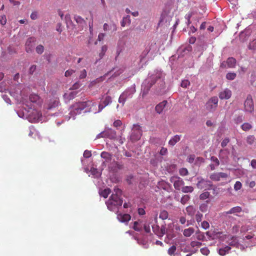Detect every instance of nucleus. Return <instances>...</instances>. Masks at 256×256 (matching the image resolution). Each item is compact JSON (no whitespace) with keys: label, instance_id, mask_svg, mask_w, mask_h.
Masks as SVG:
<instances>
[{"label":"nucleus","instance_id":"obj_44","mask_svg":"<svg viewBox=\"0 0 256 256\" xmlns=\"http://www.w3.org/2000/svg\"><path fill=\"white\" fill-rule=\"evenodd\" d=\"M108 50V46L106 45L102 46L101 48V52L99 54L100 59H101L104 56L106 52Z\"/></svg>","mask_w":256,"mask_h":256},{"label":"nucleus","instance_id":"obj_56","mask_svg":"<svg viewBox=\"0 0 256 256\" xmlns=\"http://www.w3.org/2000/svg\"><path fill=\"white\" fill-rule=\"evenodd\" d=\"M242 184L240 182H236L234 184V189L236 191H238L242 188Z\"/></svg>","mask_w":256,"mask_h":256},{"label":"nucleus","instance_id":"obj_37","mask_svg":"<svg viewBox=\"0 0 256 256\" xmlns=\"http://www.w3.org/2000/svg\"><path fill=\"white\" fill-rule=\"evenodd\" d=\"M110 190L109 188H105L100 192V195L103 198H106L108 197V195L110 193Z\"/></svg>","mask_w":256,"mask_h":256},{"label":"nucleus","instance_id":"obj_57","mask_svg":"<svg viewBox=\"0 0 256 256\" xmlns=\"http://www.w3.org/2000/svg\"><path fill=\"white\" fill-rule=\"evenodd\" d=\"M230 142V138H224L222 143H221V146L222 148H224L225 146H226Z\"/></svg>","mask_w":256,"mask_h":256},{"label":"nucleus","instance_id":"obj_62","mask_svg":"<svg viewBox=\"0 0 256 256\" xmlns=\"http://www.w3.org/2000/svg\"><path fill=\"white\" fill-rule=\"evenodd\" d=\"M190 85V81H182L180 83V86L182 88H186L187 86Z\"/></svg>","mask_w":256,"mask_h":256},{"label":"nucleus","instance_id":"obj_20","mask_svg":"<svg viewBox=\"0 0 256 256\" xmlns=\"http://www.w3.org/2000/svg\"><path fill=\"white\" fill-rule=\"evenodd\" d=\"M109 170L113 172H116L118 170L122 168V165L117 162L114 161L108 167Z\"/></svg>","mask_w":256,"mask_h":256},{"label":"nucleus","instance_id":"obj_5","mask_svg":"<svg viewBox=\"0 0 256 256\" xmlns=\"http://www.w3.org/2000/svg\"><path fill=\"white\" fill-rule=\"evenodd\" d=\"M218 98L216 96L210 98L206 104V109L210 112H214L218 107Z\"/></svg>","mask_w":256,"mask_h":256},{"label":"nucleus","instance_id":"obj_6","mask_svg":"<svg viewBox=\"0 0 256 256\" xmlns=\"http://www.w3.org/2000/svg\"><path fill=\"white\" fill-rule=\"evenodd\" d=\"M122 72L123 70L120 68H114L106 73L102 78L104 79H110V78H114L122 73Z\"/></svg>","mask_w":256,"mask_h":256},{"label":"nucleus","instance_id":"obj_26","mask_svg":"<svg viewBox=\"0 0 256 256\" xmlns=\"http://www.w3.org/2000/svg\"><path fill=\"white\" fill-rule=\"evenodd\" d=\"M100 156L104 160V162H103L104 164L105 162H109L112 160V154L110 153L102 152L100 154Z\"/></svg>","mask_w":256,"mask_h":256},{"label":"nucleus","instance_id":"obj_38","mask_svg":"<svg viewBox=\"0 0 256 256\" xmlns=\"http://www.w3.org/2000/svg\"><path fill=\"white\" fill-rule=\"evenodd\" d=\"M168 214L166 210L160 211L159 218L162 220H166L168 218Z\"/></svg>","mask_w":256,"mask_h":256},{"label":"nucleus","instance_id":"obj_31","mask_svg":"<svg viewBox=\"0 0 256 256\" xmlns=\"http://www.w3.org/2000/svg\"><path fill=\"white\" fill-rule=\"evenodd\" d=\"M226 63L228 68H232L236 66V60L234 58H228L226 60Z\"/></svg>","mask_w":256,"mask_h":256},{"label":"nucleus","instance_id":"obj_35","mask_svg":"<svg viewBox=\"0 0 256 256\" xmlns=\"http://www.w3.org/2000/svg\"><path fill=\"white\" fill-rule=\"evenodd\" d=\"M186 211L187 214L190 216H194L195 214L196 210L194 206H188L186 207Z\"/></svg>","mask_w":256,"mask_h":256},{"label":"nucleus","instance_id":"obj_27","mask_svg":"<svg viewBox=\"0 0 256 256\" xmlns=\"http://www.w3.org/2000/svg\"><path fill=\"white\" fill-rule=\"evenodd\" d=\"M242 208L240 206L233 207L230 210L226 212V214H234L240 213L242 212Z\"/></svg>","mask_w":256,"mask_h":256},{"label":"nucleus","instance_id":"obj_43","mask_svg":"<svg viewBox=\"0 0 256 256\" xmlns=\"http://www.w3.org/2000/svg\"><path fill=\"white\" fill-rule=\"evenodd\" d=\"M252 126L250 124V123H244L242 124L241 126V128L242 130H249L252 128Z\"/></svg>","mask_w":256,"mask_h":256},{"label":"nucleus","instance_id":"obj_61","mask_svg":"<svg viewBox=\"0 0 256 256\" xmlns=\"http://www.w3.org/2000/svg\"><path fill=\"white\" fill-rule=\"evenodd\" d=\"M86 76V70H82L80 72V74L79 76V78L80 79H83Z\"/></svg>","mask_w":256,"mask_h":256},{"label":"nucleus","instance_id":"obj_63","mask_svg":"<svg viewBox=\"0 0 256 256\" xmlns=\"http://www.w3.org/2000/svg\"><path fill=\"white\" fill-rule=\"evenodd\" d=\"M202 215L199 212L196 214V216H195V218H196V220L198 222H201L202 220Z\"/></svg>","mask_w":256,"mask_h":256},{"label":"nucleus","instance_id":"obj_16","mask_svg":"<svg viewBox=\"0 0 256 256\" xmlns=\"http://www.w3.org/2000/svg\"><path fill=\"white\" fill-rule=\"evenodd\" d=\"M60 102L58 98L56 97H53L48 100L47 108L52 109L56 108L59 104Z\"/></svg>","mask_w":256,"mask_h":256},{"label":"nucleus","instance_id":"obj_4","mask_svg":"<svg viewBox=\"0 0 256 256\" xmlns=\"http://www.w3.org/2000/svg\"><path fill=\"white\" fill-rule=\"evenodd\" d=\"M244 111L250 114L254 112V100L251 95L248 94L246 99L244 103Z\"/></svg>","mask_w":256,"mask_h":256},{"label":"nucleus","instance_id":"obj_1","mask_svg":"<svg viewBox=\"0 0 256 256\" xmlns=\"http://www.w3.org/2000/svg\"><path fill=\"white\" fill-rule=\"evenodd\" d=\"M122 191L117 188H114V193L112 194L106 204L109 210L117 212L118 207L122 204V200L120 198Z\"/></svg>","mask_w":256,"mask_h":256},{"label":"nucleus","instance_id":"obj_42","mask_svg":"<svg viewBox=\"0 0 256 256\" xmlns=\"http://www.w3.org/2000/svg\"><path fill=\"white\" fill-rule=\"evenodd\" d=\"M166 232V224L162 225L160 228V232H159V238L162 237L164 236Z\"/></svg>","mask_w":256,"mask_h":256},{"label":"nucleus","instance_id":"obj_64","mask_svg":"<svg viewBox=\"0 0 256 256\" xmlns=\"http://www.w3.org/2000/svg\"><path fill=\"white\" fill-rule=\"evenodd\" d=\"M246 184H248L250 188H254L256 185V183L254 181L249 182L248 180H247L246 182Z\"/></svg>","mask_w":256,"mask_h":256},{"label":"nucleus","instance_id":"obj_3","mask_svg":"<svg viewBox=\"0 0 256 256\" xmlns=\"http://www.w3.org/2000/svg\"><path fill=\"white\" fill-rule=\"evenodd\" d=\"M166 74L162 70L159 69H156L148 73V78L151 80H164Z\"/></svg>","mask_w":256,"mask_h":256},{"label":"nucleus","instance_id":"obj_36","mask_svg":"<svg viewBox=\"0 0 256 256\" xmlns=\"http://www.w3.org/2000/svg\"><path fill=\"white\" fill-rule=\"evenodd\" d=\"M80 86L81 84L80 83V82L77 81L73 84L72 86L70 87L69 90L73 91H78V90L79 89Z\"/></svg>","mask_w":256,"mask_h":256},{"label":"nucleus","instance_id":"obj_19","mask_svg":"<svg viewBox=\"0 0 256 256\" xmlns=\"http://www.w3.org/2000/svg\"><path fill=\"white\" fill-rule=\"evenodd\" d=\"M78 91H72L70 92H65L63 96L64 100L66 102H68L74 98L77 94Z\"/></svg>","mask_w":256,"mask_h":256},{"label":"nucleus","instance_id":"obj_58","mask_svg":"<svg viewBox=\"0 0 256 256\" xmlns=\"http://www.w3.org/2000/svg\"><path fill=\"white\" fill-rule=\"evenodd\" d=\"M138 222H134L133 228L134 230H135L136 231L140 232L142 230V228H141V226H138Z\"/></svg>","mask_w":256,"mask_h":256},{"label":"nucleus","instance_id":"obj_7","mask_svg":"<svg viewBox=\"0 0 256 256\" xmlns=\"http://www.w3.org/2000/svg\"><path fill=\"white\" fill-rule=\"evenodd\" d=\"M170 182L174 183V188L178 190H182L184 184V182L182 178L176 176L171 177Z\"/></svg>","mask_w":256,"mask_h":256},{"label":"nucleus","instance_id":"obj_9","mask_svg":"<svg viewBox=\"0 0 256 256\" xmlns=\"http://www.w3.org/2000/svg\"><path fill=\"white\" fill-rule=\"evenodd\" d=\"M154 84V82L153 81H144L142 84V96L144 98L145 96H146L152 86Z\"/></svg>","mask_w":256,"mask_h":256},{"label":"nucleus","instance_id":"obj_22","mask_svg":"<svg viewBox=\"0 0 256 256\" xmlns=\"http://www.w3.org/2000/svg\"><path fill=\"white\" fill-rule=\"evenodd\" d=\"M117 218L121 222H127L130 219V216L129 214H118Z\"/></svg>","mask_w":256,"mask_h":256},{"label":"nucleus","instance_id":"obj_45","mask_svg":"<svg viewBox=\"0 0 256 256\" xmlns=\"http://www.w3.org/2000/svg\"><path fill=\"white\" fill-rule=\"evenodd\" d=\"M250 33L248 30H245L244 32H240V39H242V40H246V38L248 36Z\"/></svg>","mask_w":256,"mask_h":256},{"label":"nucleus","instance_id":"obj_25","mask_svg":"<svg viewBox=\"0 0 256 256\" xmlns=\"http://www.w3.org/2000/svg\"><path fill=\"white\" fill-rule=\"evenodd\" d=\"M29 100L32 102L36 103L38 104H41L42 102L39 96L36 94H30L29 96Z\"/></svg>","mask_w":256,"mask_h":256},{"label":"nucleus","instance_id":"obj_33","mask_svg":"<svg viewBox=\"0 0 256 256\" xmlns=\"http://www.w3.org/2000/svg\"><path fill=\"white\" fill-rule=\"evenodd\" d=\"M131 20L130 19V16L128 15L124 17L122 21L121 22V26L122 27L125 26L126 25H128L130 24Z\"/></svg>","mask_w":256,"mask_h":256},{"label":"nucleus","instance_id":"obj_54","mask_svg":"<svg viewBox=\"0 0 256 256\" xmlns=\"http://www.w3.org/2000/svg\"><path fill=\"white\" fill-rule=\"evenodd\" d=\"M179 174L182 176H186L188 174V172L186 168H182L179 170Z\"/></svg>","mask_w":256,"mask_h":256},{"label":"nucleus","instance_id":"obj_53","mask_svg":"<svg viewBox=\"0 0 256 256\" xmlns=\"http://www.w3.org/2000/svg\"><path fill=\"white\" fill-rule=\"evenodd\" d=\"M210 161H212L214 163V164H215V166H219L220 162L216 157L214 156H212L210 157Z\"/></svg>","mask_w":256,"mask_h":256},{"label":"nucleus","instance_id":"obj_32","mask_svg":"<svg viewBox=\"0 0 256 256\" xmlns=\"http://www.w3.org/2000/svg\"><path fill=\"white\" fill-rule=\"evenodd\" d=\"M194 229L192 228H190L184 230L183 234L185 237H190L194 232Z\"/></svg>","mask_w":256,"mask_h":256},{"label":"nucleus","instance_id":"obj_46","mask_svg":"<svg viewBox=\"0 0 256 256\" xmlns=\"http://www.w3.org/2000/svg\"><path fill=\"white\" fill-rule=\"evenodd\" d=\"M152 230L154 234L158 236L160 230V226L158 224H154L152 226Z\"/></svg>","mask_w":256,"mask_h":256},{"label":"nucleus","instance_id":"obj_34","mask_svg":"<svg viewBox=\"0 0 256 256\" xmlns=\"http://www.w3.org/2000/svg\"><path fill=\"white\" fill-rule=\"evenodd\" d=\"M176 247L175 245H172L170 247L168 250V254L170 256H174V255H178V253H176Z\"/></svg>","mask_w":256,"mask_h":256},{"label":"nucleus","instance_id":"obj_50","mask_svg":"<svg viewBox=\"0 0 256 256\" xmlns=\"http://www.w3.org/2000/svg\"><path fill=\"white\" fill-rule=\"evenodd\" d=\"M202 245V243L197 241H192L190 242V246L192 248H194L196 247L197 248L200 247Z\"/></svg>","mask_w":256,"mask_h":256},{"label":"nucleus","instance_id":"obj_30","mask_svg":"<svg viewBox=\"0 0 256 256\" xmlns=\"http://www.w3.org/2000/svg\"><path fill=\"white\" fill-rule=\"evenodd\" d=\"M180 140V136L176 135L168 141V144L170 146H174Z\"/></svg>","mask_w":256,"mask_h":256},{"label":"nucleus","instance_id":"obj_52","mask_svg":"<svg viewBox=\"0 0 256 256\" xmlns=\"http://www.w3.org/2000/svg\"><path fill=\"white\" fill-rule=\"evenodd\" d=\"M236 77V74L234 72H229L226 76V78L228 80H233Z\"/></svg>","mask_w":256,"mask_h":256},{"label":"nucleus","instance_id":"obj_17","mask_svg":"<svg viewBox=\"0 0 256 256\" xmlns=\"http://www.w3.org/2000/svg\"><path fill=\"white\" fill-rule=\"evenodd\" d=\"M36 39L34 37H30L26 41V50L27 52H30L33 48V44L36 42Z\"/></svg>","mask_w":256,"mask_h":256},{"label":"nucleus","instance_id":"obj_21","mask_svg":"<svg viewBox=\"0 0 256 256\" xmlns=\"http://www.w3.org/2000/svg\"><path fill=\"white\" fill-rule=\"evenodd\" d=\"M168 102L164 100L160 102L156 106V111L158 114H161L164 111V108L166 107Z\"/></svg>","mask_w":256,"mask_h":256},{"label":"nucleus","instance_id":"obj_12","mask_svg":"<svg viewBox=\"0 0 256 256\" xmlns=\"http://www.w3.org/2000/svg\"><path fill=\"white\" fill-rule=\"evenodd\" d=\"M112 102V98L109 96H106L104 97V100L101 102L98 106V112H100L102 109L108 106Z\"/></svg>","mask_w":256,"mask_h":256},{"label":"nucleus","instance_id":"obj_14","mask_svg":"<svg viewBox=\"0 0 256 256\" xmlns=\"http://www.w3.org/2000/svg\"><path fill=\"white\" fill-rule=\"evenodd\" d=\"M228 176V174L224 172H214L210 175V178L212 180L219 181L221 178H226Z\"/></svg>","mask_w":256,"mask_h":256},{"label":"nucleus","instance_id":"obj_11","mask_svg":"<svg viewBox=\"0 0 256 256\" xmlns=\"http://www.w3.org/2000/svg\"><path fill=\"white\" fill-rule=\"evenodd\" d=\"M156 49V46L155 43L152 44L149 46H147L145 50L142 52L141 58L140 62H142L144 58L148 54H153Z\"/></svg>","mask_w":256,"mask_h":256},{"label":"nucleus","instance_id":"obj_13","mask_svg":"<svg viewBox=\"0 0 256 256\" xmlns=\"http://www.w3.org/2000/svg\"><path fill=\"white\" fill-rule=\"evenodd\" d=\"M212 185L211 182L209 180H205L203 178H200L197 184V186L198 188L202 189H207L208 187Z\"/></svg>","mask_w":256,"mask_h":256},{"label":"nucleus","instance_id":"obj_49","mask_svg":"<svg viewBox=\"0 0 256 256\" xmlns=\"http://www.w3.org/2000/svg\"><path fill=\"white\" fill-rule=\"evenodd\" d=\"M76 73V71L72 69H69L65 72V76L66 77L70 76H73Z\"/></svg>","mask_w":256,"mask_h":256},{"label":"nucleus","instance_id":"obj_39","mask_svg":"<svg viewBox=\"0 0 256 256\" xmlns=\"http://www.w3.org/2000/svg\"><path fill=\"white\" fill-rule=\"evenodd\" d=\"M194 188L192 186H184L182 188V191L184 193L192 192Z\"/></svg>","mask_w":256,"mask_h":256},{"label":"nucleus","instance_id":"obj_48","mask_svg":"<svg viewBox=\"0 0 256 256\" xmlns=\"http://www.w3.org/2000/svg\"><path fill=\"white\" fill-rule=\"evenodd\" d=\"M210 194L209 192H203L200 196V200H206L208 198Z\"/></svg>","mask_w":256,"mask_h":256},{"label":"nucleus","instance_id":"obj_10","mask_svg":"<svg viewBox=\"0 0 256 256\" xmlns=\"http://www.w3.org/2000/svg\"><path fill=\"white\" fill-rule=\"evenodd\" d=\"M134 126L135 129L134 130L131 136V140L132 141H136L140 138L142 136V130L139 125L134 124Z\"/></svg>","mask_w":256,"mask_h":256},{"label":"nucleus","instance_id":"obj_51","mask_svg":"<svg viewBox=\"0 0 256 256\" xmlns=\"http://www.w3.org/2000/svg\"><path fill=\"white\" fill-rule=\"evenodd\" d=\"M36 52L38 54H42L44 51V47L41 45H38L36 48Z\"/></svg>","mask_w":256,"mask_h":256},{"label":"nucleus","instance_id":"obj_15","mask_svg":"<svg viewBox=\"0 0 256 256\" xmlns=\"http://www.w3.org/2000/svg\"><path fill=\"white\" fill-rule=\"evenodd\" d=\"M132 95L127 92L122 93L118 98V102L121 104L120 108L124 106L126 101L128 98H132Z\"/></svg>","mask_w":256,"mask_h":256},{"label":"nucleus","instance_id":"obj_2","mask_svg":"<svg viewBox=\"0 0 256 256\" xmlns=\"http://www.w3.org/2000/svg\"><path fill=\"white\" fill-rule=\"evenodd\" d=\"M91 104L94 105V103L90 100L78 102L73 106V112L75 114H79L82 110L86 107L90 106Z\"/></svg>","mask_w":256,"mask_h":256},{"label":"nucleus","instance_id":"obj_24","mask_svg":"<svg viewBox=\"0 0 256 256\" xmlns=\"http://www.w3.org/2000/svg\"><path fill=\"white\" fill-rule=\"evenodd\" d=\"M170 19V17L168 16V13L166 10H164L161 14L159 24L166 22H169Z\"/></svg>","mask_w":256,"mask_h":256},{"label":"nucleus","instance_id":"obj_41","mask_svg":"<svg viewBox=\"0 0 256 256\" xmlns=\"http://www.w3.org/2000/svg\"><path fill=\"white\" fill-rule=\"evenodd\" d=\"M246 142L249 145L254 144L255 142L256 138L254 136H248L246 138Z\"/></svg>","mask_w":256,"mask_h":256},{"label":"nucleus","instance_id":"obj_55","mask_svg":"<svg viewBox=\"0 0 256 256\" xmlns=\"http://www.w3.org/2000/svg\"><path fill=\"white\" fill-rule=\"evenodd\" d=\"M200 251L202 254L206 256H208L210 254V250L206 247L201 248Z\"/></svg>","mask_w":256,"mask_h":256},{"label":"nucleus","instance_id":"obj_60","mask_svg":"<svg viewBox=\"0 0 256 256\" xmlns=\"http://www.w3.org/2000/svg\"><path fill=\"white\" fill-rule=\"evenodd\" d=\"M208 204H202L200 206V210L202 212H206L207 210Z\"/></svg>","mask_w":256,"mask_h":256},{"label":"nucleus","instance_id":"obj_59","mask_svg":"<svg viewBox=\"0 0 256 256\" xmlns=\"http://www.w3.org/2000/svg\"><path fill=\"white\" fill-rule=\"evenodd\" d=\"M202 228L204 230H207L209 228L210 225L208 222L204 221L201 223Z\"/></svg>","mask_w":256,"mask_h":256},{"label":"nucleus","instance_id":"obj_47","mask_svg":"<svg viewBox=\"0 0 256 256\" xmlns=\"http://www.w3.org/2000/svg\"><path fill=\"white\" fill-rule=\"evenodd\" d=\"M190 200V196L189 195H184L182 196L180 202L182 204H184Z\"/></svg>","mask_w":256,"mask_h":256},{"label":"nucleus","instance_id":"obj_23","mask_svg":"<svg viewBox=\"0 0 256 256\" xmlns=\"http://www.w3.org/2000/svg\"><path fill=\"white\" fill-rule=\"evenodd\" d=\"M103 28L104 31L112 30V32H114L117 30L116 26L114 23L110 24L106 23L104 24Z\"/></svg>","mask_w":256,"mask_h":256},{"label":"nucleus","instance_id":"obj_40","mask_svg":"<svg viewBox=\"0 0 256 256\" xmlns=\"http://www.w3.org/2000/svg\"><path fill=\"white\" fill-rule=\"evenodd\" d=\"M74 18L78 24H81L82 26L85 24L84 20L81 16L76 15L74 16Z\"/></svg>","mask_w":256,"mask_h":256},{"label":"nucleus","instance_id":"obj_28","mask_svg":"<svg viewBox=\"0 0 256 256\" xmlns=\"http://www.w3.org/2000/svg\"><path fill=\"white\" fill-rule=\"evenodd\" d=\"M228 245L229 246H233L238 247V237L232 236L230 240L228 242Z\"/></svg>","mask_w":256,"mask_h":256},{"label":"nucleus","instance_id":"obj_8","mask_svg":"<svg viewBox=\"0 0 256 256\" xmlns=\"http://www.w3.org/2000/svg\"><path fill=\"white\" fill-rule=\"evenodd\" d=\"M128 32L126 31H124L122 32L119 38V40L118 42V46L116 49V54L117 56H118L122 50V46L124 43V40L125 38L128 36Z\"/></svg>","mask_w":256,"mask_h":256},{"label":"nucleus","instance_id":"obj_29","mask_svg":"<svg viewBox=\"0 0 256 256\" xmlns=\"http://www.w3.org/2000/svg\"><path fill=\"white\" fill-rule=\"evenodd\" d=\"M231 250L230 246H226L224 248L218 250V254L221 256H224L226 254H228Z\"/></svg>","mask_w":256,"mask_h":256},{"label":"nucleus","instance_id":"obj_18","mask_svg":"<svg viewBox=\"0 0 256 256\" xmlns=\"http://www.w3.org/2000/svg\"><path fill=\"white\" fill-rule=\"evenodd\" d=\"M232 96V92L230 90L226 88L224 91L220 92L218 94L219 98L221 100H228Z\"/></svg>","mask_w":256,"mask_h":256}]
</instances>
